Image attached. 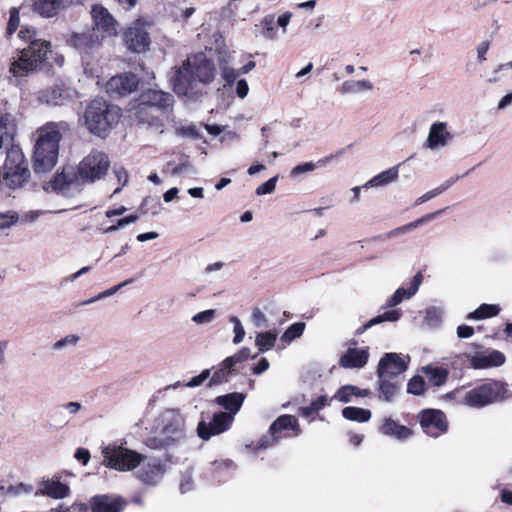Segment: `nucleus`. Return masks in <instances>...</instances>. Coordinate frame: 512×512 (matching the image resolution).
<instances>
[{
	"label": "nucleus",
	"mask_w": 512,
	"mask_h": 512,
	"mask_svg": "<svg viewBox=\"0 0 512 512\" xmlns=\"http://www.w3.org/2000/svg\"><path fill=\"white\" fill-rule=\"evenodd\" d=\"M305 330V323L297 322L290 325L282 334L281 341L284 343H290L293 340L302 336Z\"/></svg>",
	"instance_id": "obj_44"
},
{
	"label": "nucleus",
	"mask_w": 512,
	"mask_h": 512,
	"mask_svg": "<svg viewBox=\"0 0 512 512\" xmlns=\"http://www.w3.org/2000/svg\"><path fill=\"white\" fill-rule=\"evenodd\" d=\"M453 139L446 122H435L430 126L425 147L430 150H439L446 147Z\"/></svg>",
	"instance_id": "obj_20"
},
{
	"label": "nucleus",
	"mask_w": 512,
	"mask_h": 512,
	"mask_svg": "<svg viewBox=\"0 0 512 512\" xmlns=\"http://www.w3.org/2000/svg\"><path fill=\"white\" fill-rule=\"evenodd\" d=\"M215 76L214 65L202 53L187 58L182 67L173 71L171 81L179 96L193 94L198 83H210Z\"/></svg>",
	"instance_id": "obj_2"
},
{
	"label": "nucleus",
	"mask_w": 512,
	"mask_h": 512,
	"mask_svg": "<svg viewBox=\"0 0 512 512\" xmlns=\"http://www.w3.org/2000/svg\"><path fill=\"white\" fill-rule=\"evenodd\" d=\"M477 59L479 62H484L486 60V54L489 50V43L487 41H483L477 46Z\"/></svg>",
	"instance_id": "obj_64"
},
{
	"label": "nucleus",
	"mask_w": 512,
	"mask_h": 512,
	"mask_svg": "<svg viewBox=\"0 0 512 512\" xmlns=\"http://www.w3.org/2000/svg\"><path fill=\"white\" fill-rule=\"evenodd\" d=\"M39 492L42 495L54 498L63 499L69 496L70 488L68 485L62 483L59 478L53 477L47 479L40 484Z\"/></svg>",
	"instance_id": "obj_28"
},
{
	"label": "nucleus",
	"mask_w": 512,
	"mask_h": 512,
	"mask_svg": "<svg viewBox=\"0 0 512 512\" xmlns=\"http://www.w3.org/2000/svg\"><path fill=\"white\" fill-rule=\"evenodd\" d=\"M442 212V210L440 211H436V212H433V213H429L427 215H424L423 217L411 222V223H408L406 225H403L401 227H398L396 229H393L392 231L389 232V237H398L412 229H415L417 228L418 226H420L421 224H423L424 222H427V221H430L432 219H434L438 214H440Z\"/></svg>",
	"instance_id": "obj_41"
},
{
	"label": "nucleus",
	"mask_w": 512,
	"mask_h": 512,
	"mask_svg": "<svg viewBox=\"0 0 512 512\" xmlns=\"http://www.w3.org/2000/svg\"><path fill=\"white\" fill-rule=\"evenodd\" d=\"M74 91L70 88L58 86L47 90L40 91L38 100L47 105H62L73 97Z\"/></svg>",
	"instance_id": "obj_26"
},
{
	"label": "nucleus",
	"mask_w": 512,
	"mask_h": 512,
	"mask_svg": "<svg viewBox=\"0 0 512 512\" xmlns=\"http://www.w3.org/2000/svg\"><path fill=\"white\" fill-rule=\"evenodd\" d=\"M292 13L289 11H286L282 14H280L277 18V25L281 28L282 34H285L287 32V27L291 21Z\"/></svg>",
	"instance_id": "obj_59"
},
{
	"label": "nucleus",
	"mask_w": 512,
	"mask_h": 512,
	"mask_svg": "<svg viewBox=\"0 0 512 512\" xmlns=\"http://www.w3.org/2000/svg\"><path fill=\"white\" fill-rule=\"evenodd\" d=\"M66 43L81 54H90L102 45V40L92 32H72L66 36Z\"/></svg>",
	"instance_id": "obj_19"
},
{
	"label": "nucleus",
	"mask_w": 512,
	"mask_h": 512,
	"mask_svg": "<svg viewBox=\"0 0 512 512\" xmlns=\"http://www.w3.org/2000/svg\"><path fill=\"white\" fill-rule=\"evenodd\" d=\"M126 501L120 496L96 495L91 499L92 512H121Z\"/></svg>",
	"instance_id": "obj_23"
},
{
	"label": "nucleus",
	"mask_w": 512,
	"mask_h": 512,
	"mask_svg": "<svg viewBox=\"0 0 512 512\" xmlns=\"http://www.w3.org/2000/svg\"><path fill=\"white\" fill-rule=\"evenodd\" d=\"M285 430H293L295 432V436H298L301 433L296 417L292 415H282L278 417L269 428L270 435L264 436L260 439L254 449L255 452H258L260 449H266L273 446L283 437L282 432Z\"/></svg>",
	"instance_id": "obj_11"
},
{
	"label": "nucleus",
	"mask_w": 512,
	"mask_h": 512,
	"mask_svg": "<svg viewBox=\"0 0 512 512\" xmlns=\"http://www.w3.org/2000/svg\"><path fill=\"white\" fill-rule=\"evenodd\" d=\"M453 183H454V180H448L445 183H443L442 185H440L439 187L426 192L425 194H423L421 197H419L415 201V205H420V204L427 202V201L431 200L432 198L440 195L445 190H447Z\"/></svg>",
	"instance_id": "obj_47"
},
{
	"label": "nucleus",
	"mask_w": 512,
	"mask_h": 512,
	"mask_svg": "<svg viewBox=\"0 0 512 512\" xmlns=\"http://www.w3.org/2000/svg\"><path fill=\"white\" fill-rule=\"evenodd\" d=\"M210 377V370L205 369L203 370L199 375L193 377L190 381H188L185 386L186 387H198L200 386L204 381H206Z\"/></svg>",
	"instance_id": "obj_57"
},
{
	"label": "nucleus",
	"mask_w": 512,
	"mask_h": 512,
	"mask_svg": "<svg viewBox=\"0 0 512 512\" xmlns=\"http://www.w3.org/2000/svg\"><path fill=\"white\" fill-rule=\"evenodd\" d=\"M124 40L129 50L145 52L150 45V37L141 20L131 24L124 32Z\"/></svg>",
	"instance_id": "obj_16"
},
{
	"label": "nucleus",
	"mask_w": 512,
	"mask_h": 512,
	"mask_svg": "<svg viewBox=\"0 0 512 512\" xmlns=\"http://www.w3.org/2000/svg\"><path fill=\"white\" fill-rule=\"evenodd\" d=\"M270 364L266 358H261L259 362L252 368V373L255 375H260L268 370Z\"/></svg>",
	"instance_id": "obj_63"
},
{
	"label": "nucleus",
	"mask_w": 512,
	"mask_h": 512,
	"mask_svg": "<svg viewBox=\"0 0 512 512\" xmlns=\"http://www.w3.org/2000/svg\"><path fill=\"white\" fill-rule=\"evenodd\" d=\"M328 404H329V400H328L327 396H320L308 406V410L319 411L320 409H322L324 406H326Z\"/></svg>",
	"instance_id": "obj_62"
},
{
	"label": "nucleus",
	"mask_w": 512,
	"mask_h": 512,
	"mask_svg": "<svg viewBox=\"0 0 512 512\" xmlns=\"http://www.w3.org/2000/svg\"><path fill=\"white\" fill-rule=\"evenodd\" d=\"M370 357L369 347H349L339 359V365L345 369H362Z\"/></svg>",
	"instance_id": "obj_22"
},
{
	"label": "nucleus",
	"mask_w": 512,
	"mask_h": 512,
	"mask_svg": "<svg viewBox=\"0 0 512 512\" xmlns=\"http://www.w3.org/2000/svg\"><path fill=\"white\" fill-rule=\"evenodd\" d=\"M379 431L387 436L399 441H405L412 436V430L390 417H385L379 426Z\"/></svg>",
	"instance_id": "obj_27"
},
{
	"label": "nucleus",
	"mask_w": 512,
	"mask_h": 512,
	"mask_svg": "<svg viewBox=\"0 0 512 512\" xmlns=\"http://www.w3.org/2000/svg\"><path fill=\"white\" fill-rule=\"evenodd\" d=\"M379 399L392 402L400 390V383L397 379L378 378Z\"/></svg>",
	"instance_id": "obj_33"
},
{
	"label": "nucleus",
	"mask_w": 512,
	"mask_h": 512,
	"mask_svg": "<svg viewBox=\"0 0 512 512\" xmlns=\"http://www.w3.org/2000/svg\"><path fill=\"white\" fill-rule=\"evenodd\" d=\"M19 220V216L15 211H7L0 214V230L7 229Z\"/></svg>",
	"instance_id": "obj_52"
},
{
	"label": "nucleus",
	"mask_w": 512,
	"mask_h": 512,
	"mask_svg": "<svg viewBox=\"0 0 512 512\" xmlns=\"http://www.w3.org/2000/svg\"><path fill=\"white\" fill-rule=\"evenodd\" d=\"M423 431L430 437L437 438L447 431V421L440 410H425L419 415Z\"/></svg>",
	"instance_id": "obj_17"
},
{
	"label": "nucleus",
	"mask_w": 512,
	"mask_h": 512,
	"mask_svg": "<svg viewBox=\"0 0 512 512\" xmlns=\"http://www.w3.org/2000/svg\"><path fill=\"white\" fill-rule=\"evenodd\" d=\"M132 281H133L132 279H129V280H126L112 288H109V289L97 294L96 298H98L100 300L102 298L109 297V296L113 295L115 292H117L120 288L126 286L127 284L131 283Z\"/></svg>",
	"instance_id": "obj_60"
},
{
	"label": "nucleus",
	"mask_w": 512,
	"mask_h": 512,
	"mask_svg": "<svg viewBox=\"0 0 512 512\" xmlns=\"http://www.w3.org/2000/svg\"><path fill=\"white\" fill-rule=\"evenodd\" d=\"M233 415L227 412L215 413L210 422L200 421L197 426V435L204 441L212 436L227 431L233 423Z\"/></svg>",
	"instance_id": "obj_14"
},
{
	"label": "nucleus",
	"mask_w": 512,
	"mask_h": 512,
	"mask_svg": "<svg viewBox=\"0 0 512 512\" xmlns=\"http://www.w3.org/2000/svg\"><path fill=\"white\" fill-rule=\"evenodd\" d=\"M233 368V365L226 366L224 360L219 368L210 377L209 385L212 386L227 382L231 372L233 371Z\"/></svg>",
	"instance_id": "obj_43"
},
{
	"label": "nucleus",
	"mask_w": 512,
	"mask_h": 512,
	"mask_svg": "<svg viewBox=\"0 0 512 512\" xmlns=\"http://www.w3.org/2000/svg\"><path fill=\"white\" fill-rule=\"evenodd\" d=\"M18 37L24 42H28L29 46L23 48L18 58L11 63L10 72L15 77H24L37 69L44 61L50 51V43L37 39L36 32L31 27L21 28Z\"/></svg>",
	"instance_id": "obj_3"
},
{
	"label": "nucleus",
	"mask_w": 512,
	"mask_h": 512,
	"mask_svg": "<svg viewBox=\"0 0 512 512\" xmlns=\"http://www.w3.org/2000/svg\"><path fill=\"white\" fill-rule=\"evenodd\" d=\"M69 130L67 122H47L33 133V168L37 174L50 172L56 165L59 143Z\"/></svg>",
	"instance_id": "obj_1"
},
{
	"label": "nucleus",
	"mask_w": 512,
	"mask_h": 512,
	"mask_svg": "<svg viewBox=\"0 0 512 512\" xmlns=\"http://www.w3.org/2000/svg\"><path fill=\"white\" fill-rule=\"evenodd\" d=\"M409 356L398 353H386L379 360L377 367L378 378L397 379L407 370Z\"/></svg>",
	"instance_id": "obj_13"
},
{
	"label": "nucleus",
	"mask_w": 512,
	"mask_h": 512,
	"mask_svg": "<svg viewBox=\"0 0 512 512\" xmlns=\"http://www.w3.org/2000/svg\"><path fill=\"white\" fill-rule=\"evenodd\" d=\"M275 24V16L273 14H268L261 20L262 26V36L268 40H277L278 34L277 30L274 27Z\"/></svg>",
	"instance_id": "obj_42"
},
{
	"label": "nucleus",
	"mask_w": 512,
	"mask_h": 512,
	"mask_svg": "<svg viewBox=\"0 0 512 512\" xmlns=\"http://www.w3.org/2000/svg\"><path fill=\"white\" fill-rule=\"evenodd\" d=\"M450 396L459 404L470 408H483L511 397L507 385L500 381H487L469 390L458 388Z\"/></svg>",
	"instance_id": "obj_4"
},
{
	"label": "nucleus",
	"mask_w": 512,
	"mask_h": 512,
	"mask_svg": "<svg viewBox=\"0 0 512 512\" xmlns=\"http://www.w3.org/2000/svg\"><path fill=\"white\" fill-rule=\"evenodd\" d=\"M371 391L369 389H362L355 385H344L341 386L330 399L336 400L341 403H349L353 397L364 398L370 396Z\"/></svg>",
	"instance_id": "obj_30"
},
{
	"label": "nucleus",
	"mask_w": 512,
	"mask_h": 512,
	"mask_svg": "<svg viewBox=\"0 0 512 512\" xmlns=\"http://www.w3.org/2000/svg\"><path fill=\"white\" fill-rule=\"evenodd\" d=\"M110 167L108 156L100 151H92L78 165L77 178L85 183L102 179Z\"/></svg>",
	"instance_id": "obj_10"
},
{
	"label": "nucleus",
	"mask_w": 512,
	"mask_h": 512,
	"mask_svg": "<svg viewBox=\"0 0 512 512\" xmlns=\"http://www.w3.org/2000/svg\"><path fill=\"white\" fill-rule=\"evenodd\" d=\"M277 338V329L256 333L255 346L258 348V353H265L273 349L277 341Z\"/></svg>",
	"instance_id": "obj_35"
},
{
	"label": "nucleus",
	"mask_w": 512,
	"mask_h": 512,
	"mask_svg": "<svg viewBox=\"0 0 512 512\" xmlns=\"http://www.w3.org/2000/svg\"><path fill=\"white\" fill-rule=\"evenodd\" d=\"M402 312L398 309L389 310L384 312L381 315H377L376 317L370 319L367 323H365L362 327L357 330L358 334L365 332L367 329L372 326L378 325L383 322H396L401 318Z\"/></svg>",
	"instance_id": "obj_36"
},
{
	"label": "nucleus",
	"mask_w": 512,
	"mask_h": 512,
	"mask_svg": "<svg viewBox=\"0 0 512 512\" xmlns=\"http://www.w3.org/2000/svg\"><path fill=\"white\" fill-rule=\"evenodd\" d=\"M229 322L233 325V344L238 345L244 340L245 329L237 316H230Z\"/></svg>",
	"instance_id": "obj_49"
},
{
	"label": "nucleus",
	"mask_w": 512,
	"mask_h": 512,
	"mask_svg": "<svg viewBox=\"0 0 512 512\" xmlns=\"http://www.w3.org/2000/svg\"><path fill=\"white\" fill-rule=\"evenodd\" d=\"M501 308L496 304H482L475 311L467 315L468 320H481L499 314Z\"/></svg>",
	"instance_id": "obj_39"
},
{
	"label": "nucleus",
	"mask_w": 512,
	"mask_h": 512,
	"mask_svg": "<svg viewBox=\"0 0 512 512\" xmlns=\"http://www.w3.org/2000/svg\"><path fill=\"white\" fill-rule=\"evenodd\" d=\"M422 281V276L417 274L414 276L412 282L410 283L408 288L400 287L398 288L394 294L387 300L385 307L392 308L400 304L402 301L406 299H410L413 295H415L420 287Z\"/></svg>",
	"instance_id": "obj_29"
},
{
	"label": "nucleus",
	"mask_w": 512,
	"mask_h": 512,
	"mask_svg": "<svg viewBox=\"0 0 512 512\" xmlns=\"http://www.w3.org/2000/svg\"><path fill=\"white\" fill-rule=\"evenodd\" d=\"M423 372L426 375L428 382L433 386L443 385L448 377L447 370L441 367L428 365L423 368Z\"/></svg>",
	"instance_id": "obj_38"
},
{
	"label": "nucleus",
	"mask_w": 512,
	"mask_h": 512,
	"mask_svg": "<svg viewBox=\"0 0 512 512\" xmlns=\"http://www.w3.org/2000/svg\"><path fill=\"white\" fill-rule=\"evenodd\" d=\"M82 0H34L33 7L36 12L44 17H53L61 10L70 7Z\"/></svg>",
	"instance_id": "obj_25"
},
{
	"label": "nucleus",
	"mask_w": 512,
	"mask_h": 512,
	"mask_svg": "<svg viewBox=\"0 0 512 512\" xmlns=\"http://www.w3.org/2000/svg\"><path fill=\"white\" fill-rule=\"evenodd\" d=\"M216 317V310L215 309H208L201 311L197 314H195L192 317V321L196 324L202 325V324H208L212 322Z\"/></svg>",
	"instance_id": "obj_50"
},
{
	"label": "nucleus",
	"mask_w": 512,
	"mask_h": 512,
	"mask_svg": "<svg viewBox=\"0 0 512 512\" xmlns=\"http://www.w3.org/2000/svg\"><path fill=\"white\" fill-rule=\"evenodd\" d=\"M79 341V337L76 335H67L64 338L54 343L53 348L55 350H61L67 346H75Z\"/></svg>",
	"instance_id": "obj_54"
},
{
	"label": "nucleus",
	"mask_w": 512,
	"mask_h": 512,
	"mask_svg": "<svg viewBox=\"0 0 512 512\" xmlns=\"http://www.w3.org/2000/svg\"><path fill=\"white\" fill-rule=\"evenodd\" d=\"M172 96L169 93L148 90L141 96V102L137 110V118L141 123H147L159 132H163L160 117L163 110L172 105Z\"/></svg>",
	"instance_id": "obj_7"
},
{
	"label": "nucleus",
	"mask_w": 512,
	"mask_h": 512,
	"mask_svg": "<svg viewBox=\"0 0 512 512\" xmlns=\"http://www.w3.org/2000/svg\"><path fill=\"white\" fill-rule=\"evenodd\" d=\"M120 109L102 98L93 99L86 107L83 122L88 131L99 137H105L118 123Z\"/></svg>",
	"instance_id": "obj_5"
},
{
	"label": "nucleus",
	"mask_w": 512,
	"mask_h": 512,
	"mask_svg": "<svg viewBox=\"0 0 512 512\" xmlns=\"http://www.w3.org/2000/svg\"><path fill=\"white\" fill-rule=\"evenodd\" d=\"M152 429L156 442L153 447L174 444L185 438V417L179 409H165L154 419Z\"/></svg>",
	"instance_id": "obj_6"
},
{
	"label": "nucleus",
	"mask_w": 512,
	"mask_h": 512,
	"mask_svg": "<svg viewBox=\"0 0 512 512\" xmlns=\"http://www.w3.org/2000/svg\"><path fill=\"white\" fill-rule=\"evenodd\" d=\"M257 355L251 356V350L247 347L241 348L239 351H237L234 355L229 356L225 359V365H233L235 366L238 363H241L245 360H247L249 357L252 359H255Z\"/></svg>",
	"instance_id": "obj_48"
},
{
	"label": "nucleus",
	"mask_w": 512,
	"mask_h": 512,
	"mask_svg": "<svg viewBox=\"0 0 512 512\" xmlns=\"http://www.w3.org/2000/svg\"><path fill=\"white\" fill-rule=\"evenodd\" d=\"M239 75V70H236L228 66H224L222 68V78L227 84L233 83Z\"/></svg>",
	"instance_id": "obj_58"
},
{
	"label": "nucleus",
	"mask_w": 512,
	"mask_h": 512,
	"mask_svg": "<svg viewBox=\"0 0 512 512\" xmlns=\"http://www.w3.org/2000/svg\"><path fill=\"white\" fill-rule=\"evenodd\" d=\"M341 153L342 152L339 151L335 155L334 154H330V155L320 159L317 163H314L312 161L301 163V164L295 166L291 170L290 174H291L292 177H297V176H299L301 174L312 172V171H314L317 168V164L324 165L325 163L329 162L331 159H333L335 156L340 155Z\"/></svg>",
	"instance_id": "obj_40"
},
{
	"label": "nucleus",
	"mask_w": 512,
	"mask_h": 512,
	"mask_svg": "<svg viewBox=\"0 0 512 512\" xmlns=\"http://www.w3.org/2000/svg\"><path fill=\"white\" fill-rule=\"evenodd\" d=\"M504 362V354L497 350L485 351L469 357V363L475 369H485L489 367L500 366Z\"/></svg>",
	"instance_id": "obj_24"
},
{
	"label": "nucleus",
	"mask_w": 512,
	"mask_h": 512,
	"mask_svg": "<svg viewBox=\"0 0 512 512\" xmlns=\"http://www.w3.org/2000/svg\"><path fill=\"white\" fill-rule=\"evenodd\" d=\"M103 465L120 472H129L139 467L145 455L122 445H109L103 448Z\"/></svg>",
	"instance_id": "obj_9"
},
{
	"label": "nucleus",
	"mask_w": 512,
	"mask_h": 512,
	"mask_svg": "<svg viewBox=\"0 0 512 512\" xmlns=\"http://www.w3.org/2000/svg\"><path fill=\"white\" fill-rule=\"evenodd\" d=\"M93 27L92 31L102 40V42L118 34L117 21L102 5H94L90 11Z\"/></svg>",
	"instance_id": "obj_12"
},
{
	"label": "nucleus",
	"mask_w": 512,
	"mask_h": 512,
	"mask_svg": "<svg viewBox=\"0 0 512 512\" xmlns=\"http://www.w3.org/2000/svg\"><path fill=\"white\" fill-rule=\"evenodd\" d=\"M179 134H181L182 136H186V137H190V138H194V139H197L200 137V133H199L198 129L193 125L180 128Z\"/></svg>",
	"instance_id": "obj_61"
},
{
	"label": "nucleus",
	"mask_w": 512,
	"mask_h": 512,
	"mask_svg": "<svg viewBox=\"0 0 512 512\" xmlns=\"http://www.w3.org/2000/svg\"><path fill=\"white\" fill-rule=\"evenodd\" d=\"M17 132L15 116L8 110L6 103L0 105V150L16 146L13 143Z\"/></svg>",
	"instance_id": "obj_18"
},
{
	"label": "nucleus",
	"mask_w": 512,
	"mask_h": 512,
	"mask_svg": "<svg viewBox=\"0 0 512 512\" xmlns=\"http://www.w3.org/2000/svg\"><path fill=\"white\" fill-rule=\"evenodd\" d=\"M165 473L166 467L160 459L147 458L145 456L144 461L135 475L143 484L156 486L161 482Z\"/></svg>",
	"instance_id": "obj_15"
},
{
	"label": "nucleus",
	"mask_w": 512,
	"mask_h": 512,
	"mask_svg": "<svg viewBox=\"0 0 512 512\" xmlns=\"http://www.w3.org/2000/svg\"><path fill=\"white\" fill-rule=\"evenodd\" d=\"M277 179L278 177L275 176L267 180L265 183L261 184L259 187H257L256 194L265 195L272 193L275 190Z\"/></svg>",
	"instance_id": "obj_55"
},
{
	"label": "nucleus",
	"mask_w": 512,
	"mask_h": 512,
	"mask_svg": "<svg viewBox=\"0 0 512 512\" xmlns=\"http://www.w3.org/2000/svg\"><path fill=\"white\" fill-rule=\"evenodd\" d=\"M342 416L349 421L365 423L371 419L372 413L368 409L348 406L342 410Z\"/></svg>",
	"instance_id": "obj_37"
},
{
	"label": "nucleus",
	"mask_w": 512,
	"mask_h": 512,
	"mask_svg": "<svg viewBox=\"0 0 512 512\" xmlns=\"http://www.w3.org/2000/svg\"><path fill=\"white\" fill-rule=\"evenodd\" d=\"M398 167H399V165L391 167V168L375 175L369 181H367L363 185V187L364 188L382 187V186H386V185L394 182L395 180H397L398 175H399Z\"/></svg>",
	"instance_id": "obj_34"
},
{
	"label": "nucleus",
	"mask_w": 512,
	"mask_h": 512,
	"mask_svg": "<svg viewBox=\"0 0 512 512\" xmlns=\"http://www.w3.org/2000/svg\"><path fill=\"white\" fill-rule=\"evenodd\" d=\"M425 390V381L421 376L413 377L407 386V391L414 395H420Z\"/></svg>",
	"instance_id": "obj_51"
},
{
	"label": "nucleus",
	"mask_w": 512,
	"mask_h": 512,
	"mask_svg": "<svg viewBox=\"0 0 512 512\" xmlns=\"http://www.w3.org/2000/svg\"><path fill=\"white\" fill-rule=\"evenodd\" d=\"M443 316H444V311L442 308L435 307V306L428 307L425 310L424 321L426 322L427 325H429L431 327H435V326H438L442 322Z\"/></svg>",
	"instance_id": "obj_45"
},
{
	"label": "nucleus",
	"mask_w": 512,
	"mask_h": 512,
	"mask_svg": "<svg viewBox=\"0 0 512 512\" xmlns=\"http://www.w3.org/2000/svg\"><path fill=\"white\" fill-rule=\"evenodd\" d=\"M245 398H246L245 394L234 392V393L218 396L215 399V402L219 406H221L225 410H227L228 414H232L234 417L236 415V413L242 407Z\"/></svg>",
	"instance_id": "obj_31"
},
{
	"label": "nucleus",
	"mask_w": 512,
	"mask_h": 512,
	"mask_svg": "<svg viewBox=\"0 0 512 512\" xmlns=\"http://www.w3.org/2000/svg\"><path fill=\"white\" fill-rule=\"evenodd\" d=\"M20 18H19V11L17 8H12L10 10V18L8 22L7 32L9 35L14 33L18 26H19Z\"/></svg>",
	"instance_id": "obj_56"
},
{
	"label": "nucleus",
	"mask_w": 512,
	"mask_h": 512,
	"mask_svg": "<svg viewBox=\"0 0 512 512\" xmlns=\"http://www.w3.org/2000/svg\"><path fill=\"white\" fill-rule=\"evenodd\" d=\"M6 150V159L1 172L3 186L10 189L20 188L30 177L28 161L19 146Z\"/></svg>",
	"instance_id": "obj_8"
},
{
	"label": "nucleus",
	"mask_w": 512,
	"mask_h": 512,
	"mask_svg": "<svg viewBox=\"0 0 512 512\" xmlns=\"http://www.w3.org/2000/svg\"><path fill=\"white\" fill-rule=\"evenodd\" d=\"M374 90V84L370 80H347L339 89L343 95H358Z\"/></svg>",
	"instance_id": "obj_32"
},
{
	"label": "nucleus",
	"mask_w": 512,
	"mask_h": 512,
	"mask_svg": "<svg viewBox=\"0 0 512 512\" xmlns=\"http://www.w3.org/2000/svg\"><path fill=\"white\" fill-rule=\"evenodd\" d=\"M251 320L256 328L268 327L267 316L257 307H255L252 311Z\"/></svg>",
	"instance_id": "obj_53"
},
{
	"label": "nucleus",
	"mask_w": 512,
	"mask_h": 512,
	"mask_svg": "<svg viewBox=\"0 0 512 512\" xmlns=\"http://www.w3.org/2000/svg\"><path fill=\"white\" fill-rule=\"evenodd\" d=\"M137 85L138 79L134 74H120L107 82L106 91L111 96H125L133 92Z\"/></svg>",
	"instance_id": "obj_21"
},
{
	"label": "nucleus",
	"mask_w": 512,
	"mask_h": 512,
	"mask_svg": "<svg viewBox=\"0 0 512 512\" xmlns=\"http://www.w3.org/2000/svg\"><path fill=\"white\" fill-rule=\"evenodd\" d=\"M138 215L134 214V215H129L127 217H124V218H121L119 220H117L116 224H113V225H110L108 227H103L101 226L99 228V230L103 233V234H109V233H112V232H115L117 231L118 229L120 228H123L131 223H134L138 220Z\"/></svg>",
	"instance_id": "obj_46"
}]
</instances>
